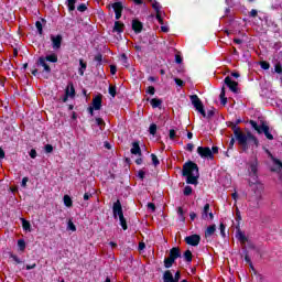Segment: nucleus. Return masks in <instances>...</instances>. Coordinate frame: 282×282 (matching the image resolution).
<instances>
[{
  "instance_id": "f257e3e1",
  "label": "nucleus",
  "mask_w": 282,
  "mask_h": 282,
  "mask_svg": "<svg viewBox=\"0 0 282 282\" xmlns=\"http://www.w3.org/2000/svg\"><path fill=\"white\" fill-rule=\"evenodd\" d=\"M228 127L232 129L234 135L242 151H248L250 147H259V140H257L252 133L248 132L246 134L241 132V128L237 127V123L235 122H229Z\"/></svg>"
},
{
  "instance_id": "f03ea898",
  "label": "nucleus",
  "mask_w": 282,
  "mask_h": 282,
  "mask_svg": "<svg viewBox=\"0 0 282 282\" xmlns=\"http://www.w3.org/2000/svg\"><path fill=\"white\" fill-rule=\"evenodd\" d=\"M258 166H259V163L257 162V160L252 161L249 164V173H250V177H251V180L249 181V184L256 195L257 202H261V199L263 197L264 187H263V183H261V182H259V180H257Z\"/></svg>"
},
{
  "instance_id": "7ed1b4c3",
  "label": "nucleus",
  "mask_w": 282,
  "mask_h": 282,
  "mask_svg": "<svg viewBox=\"0 0 282 282\" xmlns=\"http://www.w3.org/2000/svg\"><path fill=\"white\" fill-rule=\"evenodd\" d=\"M183 176L186 177V184L197 185L199 180V167L193 162H187L183 165Z\"/></svg>"
},
{
  "instance_id": "20e7f679",
  "label": "nucleus",
  "mask_w": 282,
  "mask_h": 282,
  "mask_svg": "<svg viewBox=\"0 0 282 282\" xmlns=\"http://www.w3.org/2000/svg\"><path fill=\"white\" fill-rule=\"evenodd\" d=\"M112 213L115 219H118L119 217L121 228H123V230H127V219H124V214L122 213V204H120V200L113 203Z\"/></svg>"
},
{
  "instance_id": "39448f33",
  "label": "nucleus",
  "mask_w": 282,
  "mask_h": 282,
  "mask_svg": "<svg viewBox=\"0 0 282 282\" xmlns=\"http://www.w3.org/2000/svg\"><path fill=\"white\" fill-rule=\"evenodd\" d=\"M48 63H58V55H56V53L46 55L45 57H40L37 61V65H41V67L44 68V72H46V74H50V72H52V68H50V65H47Z\"/></svg>"
},
{
  "instance_id": "423d86ee",
  "label": "nucleus",
  "mask_w": 282,
  "mask_h": 282,
  "mask_svg": "<svg viewBox=\"0 0 282 282\" xmlns=\"http://www.w3.org/2000/svg\"><path fill=\"white\" fill-rule=\"evenodd\" d=\"M250 124L258 133H264L267 140H274V137L272 133H270V127H268L265 123L258 124L257 121L251 120Z\"/></svg>"
},
{
  "instance_id": "0eeeda50",
  "label": "nucleus",
  "mask_w": 282,
  "mask_h": 282,
  "mask_svg": "<svg viewBox=\"0 0 282 282\" xmlns=\"http://www.w3.org/2000/svg\"><path fill=\"white\" fill-rule=\"evenodd\" d=\"M189 100H191L192 105L195 107L196 111L198 113H202V116H204V118H206V111L204 110V104H202V99H199V97L197 95H192L189 97Z\"/></svg>"
},
{
  "instance_id": "6e6552de",
  "label": "nucleus",
  "mask_w": 282,
  "mask_h": 282,
  "mask_svg": "<svg viewBox=\"0 0 282 282\" xmlns=\"http://www.w3.org/2000/svg\"><path fill=\"white\" fill-rule=\"evenodd\" d=\"M152 8L156 12V20L159 21L160 25H164V20L162 19V4H160L158 0H153Z\"/></svg>"
},
{
  "instance_id": "1a4fd4ad",
  "label": "nucleus",
  "mask_w": 282,
  "mask_h": 282,
  "mask_svg": "<svg viewBox=\"0 0 282 282\" xmlns=\"http://www.w3.org/2000/svg\"><path fill=\"white\" fill-rule=\"evenodd\" d=\"M197 153L203 159L213 160L215 158L213 155V151L210 150V148L198 147L197 148Z\"/></svg>"
},
{
  "instance_id": "9d476101",
  "label": "nucleus",
  "mask_w": 282,
  "mask_h": 282,
  "mask_svg": "<svg viewBox=\"0 0 282 282\" xmlns=\"http://www.w3.org/2000/svg\"><path fill=\"white\" fill-rule=\"evenodd\" d=\"M202 219L210 220L213 221L215 219V215H213V212H210V204H205L203 210H202Z\"/></svg>"
},
{
  "instance_id": "9b49d317",
  "label": "nucleus",
  "mask_w": 282,
  "mask_h": 282,
  "mask_svg": "<svg viewBox=\"0 0 282 282\" xmlns=\"http://www.w3.org/2000/svg\"><path fill=\"white\" fill-rule=\"evenodd\" d=\"M76 96V89H74V84H68L65 89V97L63 98V102H67L68 98H74Z\"/></svg>"
},
{
  "instance_id": "f8f14e48",
  "label": "nucleus",
  "mask_w": 282,
  "mask_h": 282,
  "mask_svg": "<svg viewBox=\"0 0 282 282\" xmlns=\"http://www.w3.org/2000/svg\"><path fill=\"white\" fill-rule=\"evenodd\" d=\"M111 8L113 9L116 14L115 19L119 21V19L122 17V10H123L122 2H115L111 4Z\"/></svg>"
},
{
  "instance_id": "ddd939ff",
  "label": "nucleus",
  "mask_w": 282,
  "mask_h": 282,
  "mask_svg": "<svg viewBox=\"0 0 282 282\" xmlns=\"http://www.w3.org/2000/svg\"><path fill=\"white\" fill-rule=\"evenodd\" d=\"M185 241L188 246H199V241H202V238L199 235H192L185 238Z\"/></svg>"
},
{
  "instance_id": "4468645a",
  "label": "nucleus",
  "mask_w": 282,
  "mask_h": 282,
  "mask_svg": "<svg viewBox=\"0 0 282 282\" xmlns=\"http://www.w3.org/2000/svg\"><path fill=\"white\" fill-rule=\"evenodd\" d=\"M53 50H61V44L63 43L62 35H51Z\"/></svg>"
},
{
  "instance_id": "2eb2a0df",
  "label": "nucleus",
  "mask_w": 282,
  "mask_h": 282,
  "mask_svg": "<svg viewBox=\"0 0 282 282\" xmlns=\"http://www.w3.org/2000/svg\"><path fill=\"white\" fill-rule=\"evenodd\" d=\"M225 84L227 87H229L230 91H234V94H237V86L239 85L237 82H234L232 78L226 77Z\"/></svg>"
},
{
  "instance_id": "dca6fc26",
  "label": "nucleus",
  "mask_w": 282,
  "mask_h": 282,
  "mask_svg": "<svg viewBox=\"0 0 282 282\" xmlns=\"http://www.w3.org/2000/svg\"><path fill=\"white\" fill-rule=\"evenodd\" d=\"M101 107H102V97L96 96L93 99V108L95 109V111H100Z\"/></svg>"
},
{
  "instance_id": "f3484780",
  "label": "nucleus",
  "mask_w": 282,
  "mask_h": 282,
  "mask_svg": "<svg viewBox=\"0 0 282 282\" xmlns=\"http://www.w3.org/2000/svg\"><path fill=\"white\" fill-rule=\"evenodd\" d=\"M265 153H268V155L272 160L274 166H278V170L282 171V162H281V160L274 158V155H272L269 150H265Z\"/></svg>"
},
{
  "instance_id": "a211bd4d",
  "label": "nucleus",
  "mask_w": 282,
  "mask_h": 282,
  "mask_svg": "<svg viewBox=\"0 0 282 282\" xmlns=\"http://www.w3.org/2000/svg\"><path fill=\"white\" fill-rule=\"evenodd\" d=\"M142 22L139 20H132V30L135 32V34H140V32H142Z\"/></svg>"
},
{
  "instance_id": "6ab92c4d",
  "label": "nucleus",
  "mask_w": 282,
  "mask_h": 282,
  "mask_svg": "<svg viewBox=\"0 0 282 282\" xmlns=\"http://www.w3.org/2000/svg\"><path fill=\"white\" fill-rule=\"evenodd\" d=\"M236 238L242 243V246H246V243L248 242V237H246V234L241 230H238L236 232Z\"/></svg>"
},
{
  "instance_id": "aec40b11",
  "label": "nucleus",
  "mask_w": 282,
  "mask_h": 282,
  "mask_svg": "<svg viewBox=\"0 0 282 282\" xmlns=\"http://www.w3.org/2000/svg\"><path fill=\"white\" fill-rule=\"evenodd\" d=\"M180 257H182V252H180V248H172L170 250V258H172L174 261L175 259H180Z\"/></svg>"
},
{
  "instance_id": "412c9836",
  "label": "nucleus",
  "mask_w": 282,
  "mask_h": 282,
  "mask_svg": "<svg viewBox=\"0 0 282 282\" xmlns=\"http://www.w3.org/2000/svg\"><path fill=\"white\" fill-rule=\"evenodd\" d=\"M132 155H142V150L140 149V143L133 142L131 148Z\"/></svg>"
},
{
  "instance_id": "4be33fe9",
  "label": "nucleus",
  "mask_w": 282,
  "mask_h": 282,
  "mask_svg": "<svg viewBox=\"0 0 282 282\" xmlns=\"http://www.w3.org/2000/svg\"><path fill=\"white\" fill-rule=\"evenodd\" d=\"M113 32H118L119 34L124 32V23L120 21L115 22Z\"/></svg>"
},
{
  "instance_id": "5701e85b",
  "label": "nucleus",
  "mask_w": 282,
  "mask_h": 282,
  "mask_svg": "<svg viewBox=\"0 0 282 282\" xmlns=\"http://www.w3.org/2000/svg\"><path fill=\"white\" fill-rule=\"evenodd\" d=\"M163 282H177V281H175V279L173 278V273H171V271H165L163 274Z\"/></svg>"
},
{
  "instance_id": "b1692460",
  "label": "nucleus",
  "mask_w": 282,
  "mask_h": 282,
  "mask_svg": "<svg viewBox=\"0 0 282 282\" xmlns=\"http://www.w3.org/2000/svg\"><path fill=\"white\" fill-rule=\"evenodd\" d=\"M216 230H217V227L215 225H210L209 227H207L205 231L206 239H208V237H210L212 235H215Z\"/></svg>"
},
{
  "instance_id": "393cba45",
  "label": "nucleus",
  "mask_w": 282,
  "mask_h": 282,
  "mask_svg": "<svg viewBox=\"0 0 282 282\" xmlns=\"http://www.w3.org/2000/svg\"><path fill=\"white\" fill-rule=\"evenodd\" d=\"M150 105L153 107V109H158L162 107V99L153 98L151 99Z\"/></svg>"
},
{
  "instance_id": "a878e982",
  "label": "nucleus",
  "mask_w": 282,
  "mask_h": 282,
  "mask_svg": "<svg viewBox=\"0 0 282 282\" xmlns=\"http://www.w3.org/2000/svg\"><path fill=\"white\" fill-rule=\"evenodd\" d=\"M79 66H80L78 69L79 76H85V69H87V64L83 59H79Z\"/></svg>"
},
{
  "instance_id": "bb28decb",
  "label": "nucleus",
  "mask_w": 282,
  "mask_h": 282,
  "mask_svg": "<svg viewBox=\"0 0 282 282\" xmlns=\"http://www.w3.org/2000/svg\"><path fill=\"white\" fill-rule=\"evenodd\" d=\"M64 205H65L67 208H72L73 202H72V197H69V195H65V196H64Z\"/></svg>"
},
{
  "instance_id": "cd10ccee",
  "label": "nucleus",
  "mask_w": 282,
  "mask_h": 282,
  "mask_svg": "<svg viewBox=\"0 0 282 282\" xmlns=\"http://www.w3.org/2000/svg\"><path fill=\"white\" fill-rule=\"evenodd\" d=\"M173 263H175V260L171 257L164 259V267L165 268H172Z\"/></svg>"
},
{
  "instance_id": "c85d7f7f",
  "label": "nucleus",
  "mask_w": 282,
  "mask_h": 282,
  "mask_svg": "<svg viewBox=\"0 0 282 282\" xmlns=\"http://www.w3.org/2000/svg\"><path fill=\"white\" fill-rule=\"evenodd\" d=\"M67 7L70 12H74L76 10V0H67Z\"/></svg>"
},
{
  "instance_id": "c756f323",
  "label": "nucleus",
  "mask_w": 282,
  "mask_h": 282,
  "mask_svg": "<svg viewBox=\"0 0 282 282\" xmlns=\"http://www.w3.org/2000/svg\"><path fill=\"white\" fill-rule=\"evenodd\" d=\"M177 215H178L180 221H186V217H184V209L182 207L177 208Z\"/></svg>"
},
{
  "instance_id": "7c9ffc66",
  "label": "nucleus",
  "mask_w": 282,
  "mask_h": 282,
  "mask_svg": "<svg viewBox=\"0 0 282 282\" xmlns=\"http://www.w3.org/2000/svg\"><path fill=\"white\" fill-rule=\"evenodd\" d=\"M184 258L185 260L191 263V261H193V253L191 252V250H186L184 253Z\"/></svg>"
},
{
  "instance_id": "2f4dec72",
  "label": "nucleus",
  "mask_w": 282,
  "mask_h": 282,
  "mask_svg": "<svg viewBox=\"0 0 282 282\" xmlns=\"http://www.w3.org/2000/svg\"><path fill=\"white\" fill-rule=\"evenodd\" d=\"M220 102L221 105H226L228 102V99L226 98V90L223 88L220 93Z\"/></svg>"
},
{
  "instance_id": "473e14b6",
  "label": "nucleus",
  "mask_w": 282,
  "mask_h": 282,
  "mask_svg": "<svg viewBox=\"0 0 282 282\" xmlns=\"http://www.w3.org/2000/svg\"><path fill=\"white\" fill-rule=\"evenodd\" d=\"M149 131L151 135H155V133L158 132V126L155 123H152L149 128Z\"/></svg>"
},
{
  "instance_id": "72a5a7b5",
  "label": "nucleus",
  "mask_w": 282,
  "mask_h": 282,
  "mask_svg": "<svg viewBox=\"0 0 282 282\" xmlns=\"http://www.w3.org/2000/svg\"><path fill=\"white\" fill-rule=\"evenodd\" d=\"M18 247L21 250V252H23V250H25V240L23 239L18 240Z\"/></svg>"
},
{
  "instance_id": "f704fd0d",
  "label": "nucleus",
  "mask_w": 282,
  "mask_h": 282,
  "mask_svg": "<svg viewBox=\"0 0 282 282\" xmlns=\"http://www.w3.org/2000/svg\"><path fill=\"white\" fill-rule=\"evenodd\" d=\"M67 229L72 230V232H76V225H74V223L72 220H68Z\"/></svg>"
},
{
  "instance_id": "c9c22d12",
  "label": "nucleus",
  "mask_w": 282,
  "mask_h": 282,
  "mask_svg": "<svg viewBox=\"0 0 282 282\" xmlns=\"http://www.w3.org/2000/svg\"><path fill=\"white\" fill-rule=\"evenodd\" d=\"M184 195L188 196L193 194V187L191 186H185L184 191H183Z\"/></svg>"
},
{
  "instance_id": "e433bc0d",
  "label": "nucleus",
  "mask_w": 282,
  "mask_h": 282,
  "mask_svg": "<svg viewBox=\"0 0 282 282\" xmlns=\"http://www.w3.org/2000/svg\"><path fill=\"white\" fill-rule=\"evenodd\" d=\"M219 230L221 237H226V225H224V223H220Z\"/></svg>"
},
{
  "instance_id": "4c0bfd02",
  "label": "nucleus",
  "mask_w": 282,
  "mask_h": 282,
  "mask_svg": "<svg viewBox=\"0 0 282 282\" xmlns=\"http://www.w3.org/2000/svg\"><path fill=\"white\" fill-rule=\"evenodd\" d=\"M35 28H36L39 34H43V24L40 21H37L35 23Z\"/></svg>"
},
{
  "instance_id": "58836bf2",
  "label": "nucleus",
  "mask_w": 282,
  "mask_h": 282,
  "mask_svg": "<svg viewBox=\"0 0 282 282\" xmlns=\"http://www.w3.org/2000/svg\"><path fill=\"white\" fill-rule=\"evenodd\" d=\"M22 226H23L24 230L30 231V228H31L30 221L22 219Z\"/></svg>"
},
{
  "instance_id": "ea45409f",
  "label": "nucleus",
  "mask_w": 282,
  "mask_h": 282,
  "mask_svg": "<svg viewBox=\"0 0 282 282\" xmlns=\"http://www.w3.org/2000/svg\"><path fill=\"white\" fill-rule=\"evenodd\" d=\"M151 158H152V164H154L155 166L160 165V160L158 159V155L151 154Z\"/></svg>"
},
{
  "instance_id": "a19ab883",
  "label": "nucleus",
  "mask_w": 282,
  "mask_h": 282,
  "mask_svg": "<svg viewBox=\"0 0 282 282\" xmlns=\"http://www.w3.org/2000/svg\"><path fill=\"white\" fill-rule=\"evenodd\" d=\"M120 61H121L122 65H124V67L129 66V63L127 62V55L126 54L121 55Z\"/></svg>"
},
{
  "instance_id": "79ce46f5",
  "label": "nucleus",
  "mask_w": 282,
  "mask_h": 282,
  "mask_svg": "<svg viewBox=\"0 0 282 282\" xmlns=\"http://www.w3.org/2000/svg\"><path fill=\"white\" fill-rule=\"evenodd\" d=\"M108 91L112 98H116V86H109Z\"/></svg>"
},
{
  "instance_id": "37998d69",
  "label": "nucleus",
  "mask_w": 282,
  "mask_h": 282,
  "mask_svg": "<svg viewBox=\"0 0 282 282\" xmlns=\"http://www.w3.org/2000/svg\"><path fill=\"white\" fill-rule=\"evenodd\" d=\"M260 67L262 69H270V63H268V62H260Z\"/></svg>"
},
{
  "instance_id": "c03bdc74",
  "label": "nucleus",
  "mask_w": 282,
  "mask_h": 282,
  "mask_svg": "<svg viewBox=\"0 0 282 282\" xmlns=\"http://www.w3.org/2000/svg\"><path fill=\"white\" fill-rule=\"evenodd\" d=\"M147 94H150V96H154L155 95V87H153V86L148 87Z\"/></svg>"
},
{
  "instance_id": "a18cd8bd",
  "label": "nucleus",
  "mask_w": 282,
  "mask_h": 282,
  "mask_svg": "<svg viewBox=\"0 0 282 282\" xmlns=\"http://www.w3.org/2000/svg\"><path fill=\"white\" fill-rule=\"evenodd\" d=\"M274 72H275V74H282L281 64H275V66H274Z\"/></svg>"
},
{
  "instance_id": "49530a36",
  "label": "nucleus",
  "mask_w": 282,
  "mask_h": 282,
  "mask_svg": "<svg viewBox=\"0 0 282 282\" xmlns=\"http://www.w3.org/2000/svg\"><path fill=\"white\" fill-rule=\"evenodd\" d=\"M169 135H170V140H175V138H176L177 134L175 133V130H174V129H171Z\"/></svg>"
},
{
  "instance_id": "de8ad7c7",
  "label": "nucleus",
  "mask_w": 282,
  "mask_h": 282,
  "mask_svg": "<svg viewBox=\"0 0 282 282\" xmlns=\"http://www.w3.org/2000/svg\"><path fill=\"white\" fill-rule=\"evenodd\" d=\"M77 10H78L79 12H85V10H87V6L84 4V3H82V4H79V6L77 7Z\"/></svg>"
},
{
  "instance_id": "09e8293b",
  "label": "nucleus",
  "mask_w": 282,
  "mask_h": 282,
  "mask_svg": "<svg viewBox=\"0 0 282 282\" xmlns=\"http://www.w3.org/2000/svg\"><path fill=\"white\" fill-rule=\"evenodd\" d=\"M45 151H46V153H52L54 151V148L52 147V144H46Z\"/></svg>"
},
{
  "instance_id": "8fccbe9b",
  "label": "nucleus",
  "mask_w": 282,
  "mask_h": 282,
  "mask_svg": "<svg viewBox=\"0 0 282 282\" xmlns=\"http://www.w3.org/2000/svg\"><path fill=\"white\" fill-rule=\"evenodd\" d=\"M189 219H191L192 221H195V219H197V214H196L195 212H191V213H189Z\"/></svg>"
},
{
  "instance_id": "3c124183",
  "label": "nucleus",
  "mask_w": 282,
  "mask_h": 282,
  "mask_svg": "<svg viewBox=\"0 0 282 282\" xmlns=\"http://www.w3.org/2000/svg\"><path fill=\"white\" fill-rule=\"evenodd\" d=\"M176 85H178V87H184V82L180 78H174Z\"/></svg>"
},
{
  "instance_id": "603ef678",
  "label": "nucleus",
  "mask_w": 282,
  "mask_h": 282,
  "mask_svg": "<svg viewBox=\"0 0 282 282\" xmlns=\"http://www.w3.org/2000/svg\"><path fill=\"white\" fill-rule=\"evenodd\" d=\"M96 124H98V127H102V124H105V121L101 118H96Z\"/></svg>"
},
{
  "instance_id": "864d4df0",
  "label": "nucleus",
  "mask_w": 282,
  "mask_h": 282,
  "mask_svg": "<svg viewBox=\"0 0 282 282\" xmlns=\"http://www.w3.org/2000/svg\"><path fill=\"white\" fill-rule=\"evenodd\" d=\"M30 158H32V160H35V158H36V150L32 149L30 151Z\"/></svg>"
},
{
  "instance_id": "5fc2aeb1",
  "label": "nucleus",
  "mask_w": 282,
  "mask_h": 282,
  "mask_svg": "<svg viewBox=\"0 0 282 282\" xmlns=\"http://www.w3.org/2000/svg\"><path fill=\"white\" fill-rule=\"evenodd\" d=\"M193 149H195V145L193 143H188L186 145V151L193 152Z\"/></svg>"
},
{
  "instance_id": "6e6d98bb",
  "label": "nucleus",
  "mask_w": 282,
  "mask_h": 282,
  "mask_svg": "<svg viewBox=\"0 0 282 282\" xmlns=\"http://www.w3.org/2000/svg\"><path fill=\"white\" fill-rule=\"evenodd\" d=\"M257 14H259V12L257 11V9H252V10L250 11V13H249V17L254 18V17H257Z\"/></svg>"
},
{
  "instance_id": "4d7b16f0",
  "label": "nucleus",
  "mask_w": 282,
  "mask_h": 282,
  "mask_svg": "<svg viewBox=\"0 0 282 282\" xmlns=\"http://www.w3.org/2000/svg\"><path fill=\"white\" fill-rule=\"evenodd\" d=\"M247 245L251 250H257V247L250 240H248Z\"/></svg>"
},
{
  "instance_id": "13d9d810",
  "label": "nucleus",
  "mask_w": 282,
  "mask_h": 282,
  "mask_svg": "<svg viewBox=\"0 0 282 282\" xmlns=\"http://www.w3.org/2000/svg\"><path fill=\"white\" fill-rule=\"evenodd\" d=\"M148 208H149L150 210H152V213L155 212V204L149 203V204H148Z\"/></svg>"
},
{
  "instance_id": "bf43d9fd",
  "label": "nucleus",
  "mask_w": 282,
  "mask_h": 282,
  "mask_svg": "<svg viewBox=\"0 0 282 282\" xmlns=\"http://www.w3.org/2000/svg\"><path fill=\"white\" fill-rule=\"evenodd\" d=\"M21 186H23V187L28 186V177L22 178Z\"/></svg>"
},
{
  "instance_id": "052dcab7",
  "label": "nucleus",
  "mask_w": 282,
  "mask_h": 282,
  "mask_svg": "<svg viewBox=\"0 0 282 282\" xmlns=\"http://www.w3.org/2000/svg\"><path fill=\"white\" fill-rule=\"evenodd\" d=\"M11 258L13 259V261H15V263H22L21 259H19V257L17 256H11Z\"/></svg>"
},
{
  "instance_id": "680f3d73",
  "label": "nucleus",
  "mask_w": 282,
  "mask_h": 282,
  "mask_svg": "<svg viewBox=\"0 0 282 282\" xmlns=\"http://www.w3.org/2000/svg\"><path fill=\"white\" fill-rule=\"evenodd\" d=\"M34 268H36V263H33V264H28L26 265V270H34Z\"/></svg>"
},
{
  "instance_id": "e2e57ef3",
  "label": "nucleus",
  "mask_w": 282,
  "mask_h": 282,
  "mask_svg": "<svg viewBox=\"0 0 282 282\" xmlns=\"http://www.w3.org/2000/svg\"><path fill=\"white\" fill-rule=\"evenodd\" d=\"M246 263H250L252 265V261L250 260V257L248 254L245 256Z\"/></svg>"
},
{
  "instance_id": "0e129e2a",
  "label": "nucleus",
  "mask_w": 282,
  "mask_h": 282,
  "mask_svg": "<svg viewBox=\"0 0 282 282\" xmlns=\"http://www.w3.org/2000/svg\"><path fill=\"white\" fill-rule=\"evenodd\" d=\"M90 197H91V194H89V193H85V194H84V199H85V202H87L88 199H90Z\"/></svg>"
},
{
  "instance_id": "69168bd1",
  "label": "nucleus",
  "mask_w": 282,
  "mask_h": 282,
  "mask_svg": "<svg viewBox=\"0 0 282 282\" xmlns=\"http://www.w3.org/2000/svg\"><path fill=\"white\" fill-rule=\"evenodd\" d=\"M144 248H147V245H144V242H140L139 250H144Z\"/></svg>"
},
{
  "instance_id": "338daca9",
  "label": "nucleus",
  "mask_w": 282,
  "mask_h": 282,
  "mask_svg": "<svg viewBox=\"0 0 282 282\" xmlns=\"http://www.w3.org/2000/svg\"><path fill=\"white\" fill-rule=\"evenodd\" d=\"M180 271H177L176 273H175V276H174V281H176V282H178L180 281Z\"/></svg>"
},
{
  "instance_id": "774afa93",
  "label": "nucleus",
  "mask_w": 282,
  "mask_h": 282,
  "mask_svg": "<svg viewBox=\"0 0 282 282\" xmlns=\"http://www.w3.org/2000/svg\"><path fill=\"white\" fill-rule=\"evenodd\" d=\"M175 61L180 65V63H182V57L180 55H176Z\"/></svg>"
}]
</instances>
